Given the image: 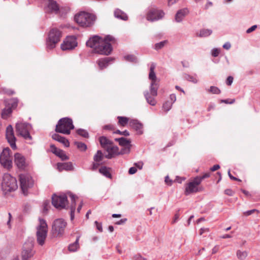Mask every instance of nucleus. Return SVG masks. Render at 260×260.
<instances>
[{
  "label": "nucleus",
  "mask_w": 260,
  "mask_h": 260,
  "mask_svg": "<svg viewBox=\"0 0 260 260\" xmlns=\"http://www.w3.org/2000/svg\"><path fill=\"white\" fill-rule=\"evenodd\" d=\"M113 40L114 38L110 35L107 36L104 39L98 36H94L86 42V45L93 48L95 53L108 55L112 50L110 42Z\"/></svg>",
  "instance_id": "1"
},
{
  "label": "nucleus",
  "mask_w": 260,
  "mask_h": 260,
  "mask_svg": "<svg viewBox=\"0 0 260 260\" xmlns=\"http://www.w3.org/2000/svg\"><path fill=\"white\" fill-rule=\"evenodd\" d=\"M74 128L73 121L71 118L64 117L61 118L56 125L55 131L57 133L69 135L71 129Z\"/></svg>",
  "instance_id": "2"
},
{
  "label": "nucleus",
  "mask_w": 260,
  "mask_h": 260,
  "mask_svg": "<svg viewBox=\"0 0 260 260\" xmlns=\"http://www.w3.org/2000/svg\"><path fill=\"white\" fill-rule=\"evenodd\" d=\"M95 20L94 15L82 12L75 16V20L80 26L88 27L92 25Z\"/></svg>",
  "instance_id": "3"
},
{
  "label": "nucleus",
  "mask_w": 260,
  "mask_h": 260,
  "mask_svg": "<svg viewBox=\"0 0 260 260\" xmlns=\"http://www.w3.org/2000/svg\"><path fill=\"white\" fill-rule=\"evenodd\" d=\"M48 232V226L46 222L43 219H39V224L37 227V240L41 246L44 245Z\"/></svg>",
  "instance_id": "4"
},
{
  "label": "nucleus",
  "mask_w": 260,
  "mask_h": 260,
  "mask_svg": "<svg viewBox=\"0 0 260 260\" xmlns=\"http://www.w3.org/2000/svg\"><path fill=\"white\" fill-rule=\"evenodd\" d=\"M62 37L61 32L57 28L51 29L48 34L47 40V47L52 49L55 47V45L60 41Z\"/></svg>",
  "instance_id": "5"
},
{
  "label": "nucleus",
  "mask_w": 260,
  "mask_h": 260,
  "mask_svg": "<svg viewBox=\"0 0 260 260\" xmlns=\"http://www.w3.org/2000/svg\"><path fill=\"white\" fill-rule=\"evenodd\" d=\"M16 131L17 135L21 136L25 140H31L32 137L30 131L32 129L30 124L27 122H18L16 124Z\"/></svg>",
  "instance_id": "6"
},
{
  "label": "nucleus",
  "mask_w": 260,
  "mask_h": 260,
  "mask_svg": "<svg viewBox=\"0 0 260 260\" xmlns=\"http://www.w3.org/2000/svg\"><path fill=\"white\" fill-rule=\"evenodd\" d=\"M67 225V223L63 219H55L52 224L53 234L56 237H62L64 233Z\"/></svg>",
  "instance_id": "7"
},
{
  "label": "nucleus",
  "mask_w": 260,
  "mask_h": 260,
  "mask_svg": "<svg viewBox=\"0 0 260 260\" xmlns=\"http://www.w3.org/2000/svg\"><path fill=\"white\" fill-rule=\"evenodd\" d=\"M156 64L154 62H151L150 65V72L149 74V79L151 80L150 86L151 94L153 96H156L157 94V89L158 86L156 83V76L154 72Z\"/></svg>",
  "instance_id": "8"
},
{
  "label": "nucleus",
  "mask_w": 260,
  "mask_h": 260,
  "mask_svg": "<svg viewBox=\"0 0 260 260\" xmlns=\"http://www.w3.org/2000/svg\"><path fill=\"white\" fill-rule=\"evenodd\" d=\"M19 180L23 193L26 194L28 189L33 186L34 181L32 179L29 174H23L19 175Z\"/></svg>",
  "instance_id": "9"
},
{
  "label": "nucleus",
  "mask_w": 260,
  "mask_h": 260,
  "mask_svg": "<svg viewBox=\"0 0 260 260\" xmlns=\"http://www.w3.org/2000/svg\"><path fill=\"white\" fill-rule=\"evenodd\" d=\"M2 184L7 187L6 189L9 191L15 190L18 187L16 178L8 173H5L4 175Z\"/></svg>",
  "instance_id": "10"
},
{
  "label": "nucleus",
  "mask_w": 260,
  "mask_h": 260,
  "mask_svg": "<svg viewBox=\"0 0 260 260\" xmlns=\"http://www.w3.org/2000/svg\"><path fill=\"white\" fill-rule=\"evenodd\" d=\"M12 160L10 149L8 147L4 148L0 155V163L4 168L9 169L12 166Z\"/></svg>",
  "instance_id": "11"
},
{
  "label": "nucleus",
  "mask_w": 260,
  "mask_h": 260,
  "mask_svg": "<svg viewBox=\"0 0 260 260\" xmlns=\"http://www.w3.org/2000/svg\"><path fill=\"white\" fill-rule=\"evenodd\" d=\"M34 244L32 240H28L24 243L21 252L22 260H27L33 256L34 254V251L32 250Z\"/></svg>",
  "instance_id": "12"
},
{
  "label": "nucleus",
  "mask_w": 260,
  "mask_h": 260,
  "mask_svg": "<svg viewBox=\"0 0 260 260\" xmlns=\"http://www.w3.org/2000/svg\"><path fill=\"white\" fill-rule=\"evenodd\" d=\"M67 196L65 194L57 196L54 194L52 197V205L58 209L65 208L67 204Z\"/></svg>",
  "instance_id": "13"
},
{
  "label": "nucleus",
  "mask_w": 260,
  "mask_h": 260,
  "mask_svg": "<svg viewBox=\"0 0 260 260\" xmlns=\"http://www.w3.org/2000/svg\"><path fill=\"white\" fill-rule=\"evenodd\" d=\"M165 15L163 11L157 8H151L147 14L146 19L150 21H155L162 19Z\"/></svg>",
  "instance_id": "14"
},
{
  "label": "nucleus",
  "mask_w": 260,
  "mask_h": 260,
  "mask_svg": "<svg viewBox=\"0 0 260 260\" xmlns=\"http://www.w3.org/2000/svg\"><path fill=\"white\" fill-rule=\"evenodd\" d=\"M77 46L76 38L74 36L67 37L61 45L62 50H70Z\"/></svg>",
  "instance_id": "15"
},
{
  "label": "nucleus",
  "mask_w": 260,
  "mask_h": 260,
  "mask_svg": "<svg viewBox=\"0 0 260 260\" xmlns=\"http://www.w3.org/2000/svg\"><path fill=\"white\" fill-rule=\"evenodd\" d=\"M45 12L47 13L58 14L59 8L56 2L54 0H45Z\"/></svg>",
  "instance_id": "16"
},
{
  "label": "nucleus",
  "mask_w": 260,
  "mask_h": 260,
  "mask_svg": "<svg viewBox=\"0 0 260 260\" xmlns=\"http://www.w3.org/2000/svg\"><path fill=\"white\" fill-rule=\"evenodd\" d=\"M6 137L11 148L13 149H16V137L14 136L13 127L11 125H9L6 131Z\"/></svg>",
  "instance_id": "17"
},
{
  "label": "nucleus",
  "mask_w": 260,
  "mask_h": 260,
  "mask_svg": "<svg viewBox=\"0 0 260 260\" xmlns=\"http://www.w3.org/2000/svg\"><path fill=\"white\" fill-rule=\"evenodd\" d=\"M14 162L16 166L21 170H24L27 166L24 156L19 153H16L14 155Z\"/></svg>",
  "instance_id": "18"
},
{
  "label": "nucleus",
  "mask_w": 260,
  "mask_h": 260,
  "mask_svg": "<svg viewBox=\"0 0 260 260\" xmlns=\"http://www.w3.org/2000/svg\"><path fill=\"white\" fill-rule=\"evenodd\" d=\"M129 125L137 131L138 134L142 135L143 134V124L138 120L132 119L129 121Z\"/></svg>",
  "instance_id": "19"
},
{
  "label": "nucleus",
  "mask_w": 260,
  "mask_h": 260,
  "mask_svg": "<svg viewBox=\"0 0 260 260\" xmlns=\"http://www.w3.org/2000/svg\"><path fill=\"white\" fill-rule=\"evenodd\" d=\"M106 150L108 153L106 155V157L108 159H111L119 154V149L118 147L113 146V144H111Z\"/></svg>",
  "instance_id": "20"
},
{
  "label": "nucleus",
  "mask_w": 260,
  "mask_h": 260,
  "mask_svg": "<svg viewBox=\"0 0 260 260\" xmlns=\"http://www.w3.org/2000/svg\"><path fill=\"white\" fill-rule=\"evenodd\" d=\"M69 197L71 200V220H73L74 218V212L76 209V199L77 198V197L71 192L68 193Z\"/></svg>",
  "instance_id": "21"
},
{
  "label": "nucleus",
  "mask_w": 260,
  "mask_h": 260,
  "mask_svg": "<svg viewBox=\"0 0 260 260\" xmlns=\"http://www.w3.org/2000/svg\"><path fill=\"white\" fill-rule=\"evenodd\" d=\"M189 13V11L187 8H183L178 10L175 15V20L177 22H180L183 18Z\"/></svg>",
  "instance_id": "22"
},
{
  "label": "nucleus",
  "mask_w": 260,
  "mask_h": 260,
  "mask_svg": "<svg viewBox=\"0 0 260 260\" xmlns=\"http://www.w3.org/2000/svg\"><path fill=\"white\" fill-rule=\"evenodd\" d=\"M114 16L115 18L124 21L127 20L128 18L125 12L118 8L114 10Z\"/></svg>",
  "instance_id": "23"
},
{
  "label": "nucleus",
  "mask_w": 260,
  "mask_h": 260,
  "mask_svg": "<svg viewBox=\"0 0 260 260\" xmlns=\"http://www.w3.org/2000/svg\"><path fill=\"white\" fill-rule=\"evenodd\" d=\"M57 165V169L59 171L63 170L66 171H73L74 170V167L71 162L58 163Z\"/></svg>",
  "instance_id": "24"
},
{
  "label": "nucleus",
  "mask_w": 260,
  "mask_h": 260,
  "mask_svg": "<svg viewBox=\"0 0 260 260\" xmlns=\"http://www.w3.org/2000/svg\"><path fill=\"white\" fill-rule=\"evenodd\" d=\"M52 138L55 141L61 143L64 145V146L68 147L70 145L69 141L66 139L64 137L60 136L57 134H54L52 136Z\"/></svg>",
  "instance_id": "25"
},
{
  "label": "nucleus",
  "mask_w": 260,
  "mask_h": 260,
  "mask_svg": "<svg viewBox=\"0 0 260 260\" xmlns=\"http://www.w3.org/2000/svg\"><path fill=\"white\" fill-rule=\"evenodd\" d=\"M198 191V186L190 182L189 183H188L187 186H186L185 194L186 195H188L190 193L197 192Z\"/></svg>",
  "instance_id": "26"
},
{
  "label": "nucleus",
  "mask_w": 260,
  "mask_h": 260,
  "mask_svg": "<svg viewBox=\"0 0 260 260\" xmlns=\"http://www.w3.org/2000/svg\"><path fill=\"white\" fill-rule=\"evenodd\" d=\"M111 60L110 57H105L102 59H99L97 61V63L100 69L103 70L106 68L110 62Z\"/></svg>",
  "instance_id": "27"
},
{
  "label": "nucleus",
  "mask_w": 260,
  "mask_h": 260,
  "mask_svg": "<svg viewBox=\"0 0 260 260\" xmlns=\"http://www.w3.org/2000/svg\"><path fill=\"white\" fill-rule=\"evenodd\" d=\"M144 96L147 103L151 106H155L156 104V101L154 99L155 96H153L148 91L144 92Z\"/></svg>",
  "instance_id": "28"
},
{
  "label": "nucleus",
  "mask_w": 260,
  "mask_h": 260,
  "mask_svg": "<svg viewBox=\"0 0 260 260\" xmlns=\"http://www.w3.org/2000/svg\"><path fill=\"white\" fill-rule=\"evenodd\" d=\"M99 141L101 146L105 149H106L111 144H113L112 141L104 136L100 137Z\"/></svg>",
  "instance_id": "29"
},
{
  "label": "nucleus",
  "mask_w": 260,
  "mask_h": 260,
  "mask_svg": "<svg viewBox=\"0 0 260 260\" xmlns=\"http://www.w3.org/2000/svg\"><path fill=\"white\" fill-rule=\"evenodd\" d=\"M118 124L121 126H125L128 123L129 124V121L132 119L129 118L124 116H118Z\"/></svg>",
  "instance_id": "30"
},
{
  "label": "nucleus",
  "mask_w": 260,
  "mask_h": 260,
  "mask_svg": "<svg viewBox=\"0 0 260 260\" xmlns=\"http://www.w3.org/2000/svg\"><path fill=\"white\" fill-rule=\"evenodd\" d=\"M80 237H78L76 240V241L72 244L69 245L68 249L71 252H75L79 248V240Z\"/></svg>",
  "instance_id": "31"
},
{
  "label": "nucleus",
  "mask_w": 260,
  "mask_h": 260,
  "mask_svg": "<svg viewBox=\"0 0 260 260\" xmlns=\"http://www.w3.org/2000/svg\"><path fill=\"white\" fill-rule=\"evenodd\" d=\"M212 30L210 29L203 28L200 30L197 36L200 37H207L211 35Z\"/></svg>",
  "instance_id": "32"
},
{
  "label": "nucleus",
  "mask_w": 260,
  "mask_h": 260,
  "mask_svg": "<svg viewBox=\"0 0 260 260\" xmlns=\"http://www.w3.org/2000/svg\"><path fill=\"white\" fill-rule=\"evenodd\" d=\"M115 140L117 142H118L119 144L122 146H127L131 145V141L127 140V139L121 137L120 138H116Z\"/></svg>",
  "instance_id": "33"
},
{
  "label": "nucleus",
  "mask_w": 260,
  "mask_h": 260,
  "mask_svg": "<svg viewBox=\"0 0 260 260\" xmlns=\"http://www.w3.org/2000/svg\"><path fill=\"white\" fill-rule=\"evenodd\" d=\"M99 172L104 176L108 178H111L112 175L110 172L109 168L106 167H102L99 169Z\"/></svg>",
  "instance_id": "34"
},
{
  "label": "nucleus",
  "mask_w": 260,
  "mask_h": 260,
  "mask_svg": "<svg viewBox=\"0 0 260 260\" xmlns=\"http://www.w3.org/2000/svg\"><path fill=\"white\" fill-rule=\"evenodd\" d=\"M197 75L195 76H191L189 74H185L184 78L187 81L191 82L193 83L196 84L198 82V79L197 78Z\"/></svg>",
  "instance_id": "35"
},
{
  "label": "nucleus",
  "mask_w": 260,
  "mask_h": 260,
  "mask_svg": "<svg viewBox=\"0 0 260 260\" xmlns=\"http://www.w3.org/2000/svg\"><path fill=\"white\" fill-rule=\"evenodd\" d=\"M18 100L17 98H12L8 102V106L12 109H15L17 107Z\"/></svg>",
  "instance_id": "36"
},
{
  "label": "nucleus",
  "mask_w": 260,
  "mask_h": 260,
  "mask_svg": "<svg viewBox=\"0 0 260 260\" xmlns=\"http://www.w3.org/2000/svg\"><path fill=\"white\" fill-rule=\"evenodd\" d=\"M206 90L207 92L212 94H219L221 92L220 89L214 86H211L209 88L206 89Z\"/></svg>",
  "instance_id": "37"
},
{
  "label": "nucleus",
  "mask_w": 260,
  "mask_h": 260,
  "mask_svg": "<svg viewBox=\"0 0 260 260\" xmlns=\"http://www.w3.org/2000/svg\"><path fill=\"white\" fill-rule=\"evenodd\" d=\"M248 253L246 251L238 250L237 251V256L239 259L244 260L247 256Z\"/></svg>",
  "instance_id": "38"
},
{
  "label": "nucleus",
  "mask_w": 260,
  "mask_h": 260,
  "mask_svg": "<svg viewBox=\"0 0 260 260\" xmlns=\"http://www.w3.org/2000/svg\"><path fill=\"white\" fill-rule=\"evenodd\" d=\"M12 112V109L8 106L7 108L4 109L2 113V117L4 118H6Z\"/></svg>",
  "instance_id": "39"
},
{
  "label": "nucleus",
  "mask_w": 260,
  "mask_h": 260,
  "mask_svg": "<svg viewBox=\"0 0 260 260\" xmlns=\"http://www.w3.org/2000/svg\"><path fill=\"white\" fill-rule=\"evenodd\" d=\"M103 158V155L101 150H98L94 155L93 159L95 162H100Z\"/></svg>",
  "instance_id": "40"
},
{
  "label": "nucleus",
  "mask_w": 260,
  "mask_h": 260,
  "mask_svg": "<svg viewBox=\"0 0 260 260\" xmlns=\"http://www.w3.org/2000/svg\"><path fill=\"white\" fill-rule=\"evenodd\" d=\"M75 144L80 151H85L87 149V146L84 143L80 142H75Z\"/></svg>",
  "instance_id": "41"
},
{
  "label": "nucleus",
  "mask_w": 260,
  "mask_h": 260,
  "mask_svg": "<svg viewBox=\"0 0 260 260\" xmlns=\"http://www.w3.org/2000/svg\"><path fill=\"white\" fill-rule=\"evenodd\" d=\"M77 133L79 135H80L84 138H87L89 137L88 133L86 130H85L84 129L79 128V129H77Z\"/></svg>",
  "instance_id": "42"
},
{
  "label": "nucleus",
  "mask_w": 260,
  "mask_h": 260,
  "mask_svg": "<svg viewBox=\"0 0 260 260\" xmlns=\"http://www.w3.org/2000/svg\"><path fill=\"white\" fill-rule=\"evenodd\" d=\"M55 154L61 158L62 160L68 159V157L62 150L59 149Z\"/></svg>",
  "instance_id": "43"
},
{
  "label": "nucleus",
  "mask_w": 260,
  "mask_h": 260,
  "mask_svg": "<svg viewBox=\"0 0 260 260\" xmlns=\"http://www.w3.org/2000/svg\"><path fill=\"white\" fill-rule=\"evenodd\" d=\"M124 58L126 60L132 62H137L138 61L137 57L134 55H126Z\"/></svg>",
  "instance_id": "44"
},
{
  "label": "nucleus",
  "mask_w": 260,
  "mask_h": 260,
  "mask_svg": "<svg viewBox=\"0 0 260 260\" xmlns=\"http://www.w3.org/2000/svg\"><path fill=\"white\" fill-rule=\"evenodd\" d=\"M167 41L165 40L164 41L160 42L155 44L154 49L156 50H158L162 48L165 45L167 44Z\"/></svg>",
  "instance_id": "45"
},
{
  "label": "nucleus",
  "mask_w": 260,
  "mask_h": 260,
  "mask_svg": "<svg viewBox=\"0 0 260 260\" xmlns=\"http://www.w3.org/2000/svg\"><path fill=\"white\" fill-rule=\"evenodd\" d=\"M172 105V103L170 101H167L163 104L162 108L165 111L168 112L171 109Z\"/></svg>",
  "instance_id": "46"
},
{
  "label": "nucleus",
  "mask_w": 260,
  "mask_h": 260,
  "mask_svg": "<svg viewBox=\"0 0 260 260\" xmlns=\"http://www.w3.org/2000/svg\"><path fill=\"white\" fill-rule=\"evenodd\" d=\"M123 147V148L121 149L120 152H119V154H126L130 152L131 145Z\"/></svg>",
  "instance_id": "47"
},
{
  "label": "nucleus",
  "mask_w": 260,
  "mask_h": 260,
  "mask_svg": "<svg viewBox=\"0 0 260 260\" xmlns=\"http://www.w3.org/2000/svg\"><path fill=\"white\" fill-rule=\"evenodd\" d=\"M202 181V179L201 177L197 176L191 182L198 186L201 183Z\"/></svg>",
  "instance_id": "48"
},
{
  "label": "nucleus",
  "mask_w": 260,
  "mask_h": 260,
  "mask_svg": "<svg viewBox=\"0 0 260 260\" xmlns=\"http://www.w3.org/2000/svg\"><path fill=\"white\" fill-rule=\"evenodd\" d=\"M43 213H46L48 210V207H49V201H46L43 203Z\"/></svg>",
  "instance_id": "49"
},
{
  "label": "nucleus",
  "mask_w": 260,
  "mask_h": 260,
  "mask_svg": "<svg viewBox=\"0 0 260 260\" xmlns=\"http://www.w3.org/2000/svg\"><path fill=\"white\" fill-rule=\"evenodd\" d=\"M114 134H117L124 136H128L129 135V132L127 130H125L123 132H121L120 130H117L114 132Z\"/></svg>",
  "instance_id": "50"
},
{
  "label": "nucleus",
  "mask_w": 260,
  "mask_h": 260,
  "mask_svg": "<svg viewBox=\"0 0 260 260\" xmlns=\"http://www.w3.org/2000/svg\"><path fill=\"white\" fill-rule=\"evenodd\" d=\"M220 53V50L217 48H214L212 50L211 54L214 57H216L218 56Z\"/></svg>",
  "instance_id": "51"
},
{
  "label": "nucleus",
  "mask_w": 260,
  "mask_h": 260,
  "mask_svg": "<svg viewBox=\"0 0 260 260\" xmlns=\"http://www.w3.org/2000/svg\"><path fill=\"white\" fill-rule=\"evenodd\" d=\"M255 212H258V211L256 209H252L250 210H248L247 211H245L244 212V214L245 216H249L252 214V213H254Z\"/></svg>",
  "instance_id": "52"
},
{
  "label": "nucleus",
  "mask_w": 260,
  "mask_h": 260,
  "mask_svg": "<svg viewBox=\"0 0 260 260\" xmlns=\"http://www.w3.org/2000/svg\"><path fill=\"white\" fill-rule=\"evenodd\" d=\"M234 78L232 76H229L226 80V84L228 86H230L232 85L233 82Z\"/></svg>",
  "instance_id": "53"
},
{
  "label": "nucleus",
  "mask_w": 260,
  "mask_h": 260,
  "mask_svg": "<svg viewBox=\"0 0 260 260\" xmlns=\"http://www.w3.org/2000/svg\"><path fill=\"white\" fill-rule=\"evenodd\" d=\"M257 27V25H252V26H251L250 28H249L248 29H247L246 30V33H247V34L251 33V32L254 31Z\"/></svg>",
  "instance_id": "54"
},
{
  "label": "nucleus",
  "mask_w": 260,
  "mask_h": 260,
  "mask_svg": "<svg viewBox=\"0 0 260 260\" xmlns=\"http://www.w3.org/2000/svg\"><path fill=\"white\" fill-rule=\"evenodd\" d=\"M95 225H96V229L100 231V232H102L103 231V229H102V225L101 223H99L97 221H95V222H94Z\"/></svg>",
  "instance_id": "55"
},
{
  "label": "nucleus",
  "mask_w": 260,
  "mask_h": 260,
  "mask_svg": "<svg viewBox=\"0 0 260 260\" xmlns=\"http://www.w3.org/2000/svg\"><path fill=\"white\" fill-rule=\"evenodd\" d=\"M50 149L51 152L54 154H55L59 150V149H58L54 145H50Z\"/></svg>",
  "instance_id": "56"
},
{
  "label": "nucleus",
  "mask_w": 260,
  "mask_h": 260,
  "mask_svg": "<svg viewBox=\"0 0 260 260\" xmlns=\"http://www.w3.org/2000/svg\"><path fill=\"white\" fill-rule=\"evenodd\" d=\"M104 129L106 130H113L114 129V126L112 124H107L104 126Z\"/></svg>",
  "instance_id": "57"
},
{
  "label": "nucleus",
  "mask_w": 260,
  "mask_h": 260,
  "mask_svg": "<svg viewBox=\"0 0 260 260\" xmlns=\"http://www.w3.org/2000/svg\"><path fill=\"white\" fill-rule=\"evenodd\" d=\"M170 102L172 103V104L176 101V96L175 94H171L170 95Z\"/></svg>",
  "instance_id": "58"
},
{
  "label": "nucleus",
  "mask_w": 260,
  "mask_h": 260,
  "mask_svg": "<svg viewBox=\"0 0 260 260\" xmlns=\"http://www.w3.org/2000/svg\"><path fill=\"white\" fill-rule=\"evenodd\" d=\"M137 171V169L135 167H131L129 168L128 170V173L129 174H134Z\"/></svg>",
  "instance_id": "59"
},
{
  "label": "nucleus",
  "mask_w": 260,
  "mask_h": 260,
  "mask_svg": "<svg viewBox=\"0 0 260 260\" xmlns=\"http://www.w3.org/2000/svg\"><path fill=\"white\" fill-rule=\"evenodd\" d=\"M179 218V214L178 213H177L175 214L174 218L172 221L173 223H175L177 222Z\"/></svg>",
  "instance_id": "60"
},
{
  "label": "nucleus",
  "mask_w": 260,
  "mask_h": 260,
  "mask_svg": "<svg viewBox=\"0 0 260 260\" xmlns=\"http://www.w3.org/2000/svg\"><path fill=\"white\" fill-rule=\"evenodd\" d=\"M224 192L226 194L230 196H232L234 194V192L233 191V190L230 189H225Z\"/></svg>",
  "instance_id": "61"
},
{
  "label": "nucleus",
  "mask_w": 260,
  "mask_h": 260,
  "mask_svg": "<svg viewBox=\"0 0 260 260\" xmlns=\"http://www.w3.org/2000/svg\"><path fill=\"white\" fill-rule=\"evenodd\" d=\"M4 91L8 95H12L15 93V92L12 89H6Z\"/></svg>",
  "instance_id": "62"
},
{
  "label": "nucleus",
  "mask_w": 260,
  "mask_h": 260,
  "mask_svg": "<svg viewBox=\"0 0 260 260\" xmlns=\"http://www.w3.org/2000/svg\"><path fill=\"white\" fill-rule=\"evenodd\" d=\"M134 260H146L145 258H143L140 255L137 254L133 257Z\"/></svg>",
  "instance_id": "63"
},
{
  "label": "nucleus",
  "mask_w": 260,
  "mask_h": 260,
  "mask_svg": "<svg viewBox=\"0 0 260 260\" xmlns=\"http://www.w3.org/2000/svg\"><path fill=\"white\" fill-rule=\"evenodd\" d=\"M165 182L168 185H171L172 183V181L171 179H170L169 176H167L165 177Z\"/></svg>",
  "instance_id": "64"
}]
</instances>
